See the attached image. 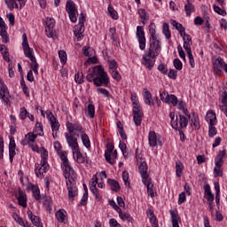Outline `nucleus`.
Returning <instances> with one entry per match:
<instances>
[{"label": "nucleus", "instance_id": "1", "mask_svg": "<svg viewBox=\"0 0 227 227\" xmlns=\"http://www.w3.org/2000/svg\"><path fill=\"white\" fill-rule=\"evenodd\" d=\"M54 148L59 153L63 162V166L65 168L64 176L67 180L66 184L68 191V200L69 201H74V198L77 196L78 191H79L77 189V186H75V180H77V174H75V171L70 166V163H68V158L67 157V154L65 153V152H61V144L56 143L54 145Z\"/></svg>", "mask_w": 227, "mask_h": 227}, {"label": "nucleus", "instance_id": "2", "mask_svg": "<svg viewBox=\"0 0 227 227\" xmlns=\"http://www.w3.org/2000/svg\"><path fill=\"white\" fill-rule=\"evenodd\" d=\"M86 79L89 82H94L95 86L109 85V75L102 66L94 67L92 72L87 74Z\"/></svg>", "mask_w": 227, "mask_h": 227}, {"label": "nucleus", "instance_id": "3", "mask_svg": "<svg viewBox=\"0 0 227 227\" xmlns=\"http://www.w3.org/2000/svg\"><path fill=\"white\" fill-rule=\"evenodd\" d=\"M22 47L25 57L28 58V59L31 61V70H33L35 75H38V62H36V57H35V51L33 49H31V47H29V43L27 42V35H26V33L22 35Z\"/></svg>", "mask_w": 227, "mask_h": 227}, {"label": "nucleus", "instance_id": "4", "mask_svg": "<svg viewBox=\"0 0 227 227\" xmlns=\"http://www.w3.org/2000/svg\"><path fill=\"white\" fill-rule=\"evenodd\" d=\"M41 114L42 116H45L51 125V131H52V137L54 139H56V137H58V132L59 131V121H58V119L56 118V116H54V114H52V112L47 110L46 112H44L43 110H41Z\"/></svg>", "mask_w": 227, "mask_h": 227}, {"label": "nucleus", "instance_id": "5", "mask_svg": "<svg viewBox=\"0 0 227 227\" xmlns=\"http://www.w3.org/2000/svg\"><path fill=\"white\" fill-rule=\"evenodd\" d=\"M157 56L159 55H156L155 53H153L147 50L142 56L141 64L148 70H152L155 65Z\"/></svg>", "mask_w": 227, "mask_h": 227}, {"label": "nucleus", "instance_id": "6", "mask_svg": "<svg viewBox=\"0 0 227 227\" xmlns=\"http://www.w3.org/2000/svg\"><path fill=\"white\" fill-rule=\"evenodd\" d=\"M153 54L159 56L162 51V43H160V37H150L149 38V49L147 50Z\"/></svg>", "mask_w": 227, "mask_h": 227}, {"label": "nucleus", "instance_id": "7", "mask_svg": "<svg viewBox=\"0 0 227 227\" xmlns=\"http://www.w3.org/2000/svg\"><path fill=\"white\" fill-rule=\"evenodd\" d=\"M160 98L161 102L168 104V106H173L174 107L178 106V98H176L175 94L168 93L166 90L160 91Z\"/></svg>", "mask_w": 227, "mask_h": 227}, {"label": "nucleus", "instance_id": "8", "mask_svg": "<svg viewBox=\"0 0 227 227\" xmlns=\"http://www.w3.org/2000/svg\"><path fill=\"white\" fill-rule=\"evenodd\" d=\"M66 11L68 13L69 19L73 24L77 22V17L79 12H77V8L75 7V4L72 0H67L66 4Z\"/></svg>", "mask_w": 227, "mask_h": 227}, {"label": "nucleus", "instance_id": "9", "mask_svg": "<svg viewBox=\"0 0 227 227\" xmlns=\"http://www.w3.org/2000/svg\"><path fill=\"white\" fill-rule=\"evenodd\" d=\"M136 38L140 51H145L146 49V36L145 35V28L143 27H137Z\"/></svg>", "mask_w": 227, "mask_h": 227}, {"label": "nucleus", "instance_id": "10", "mask_svg": "<svg viewBox=\"0 0 227 227\" xmlns=\"http://www.w3.org/2000/svg\"><path fill=\"white\" fill-rule=\"evenodd\" d=\"M66 127L68 130L67 133H65L67 143H75L77 141V136L74 135L75 134V124L67 122Z\"/></svg>", "mask_w": 227, "mask_h": 227}, {"label": "nucleus", "instance_id": "11", "mask_svg": "<svg viewBox=\"0 0 227 227\" xmlns=\"http://www.w3.org/2000/svg\"><path fill=\"white\" fill-rule=\"evenodd\" d=\"M213 68L216 72H225L227 74V64L222 58H213L212 59Z\"/></svg>", "mask_w": 227, "mask_h": 227}, {"label": "nucleus", "instance_id": "12", "mask_svg": "<svg viewBox=\"0 0 227 227\" xmlns=\"http://www.w3.org/2000/svg\"><path fill=\"white\" fill-rule=\"evenodd\" d=\"M0 100L4 104H10V92H8V87L4 84V82L0 78Z\"/></svg>", "mask_w": 227, "mask_h": 227}, {"label": "nucleus", "instance_id": "13", "mask_svg": "<svg viewBox=\"0 0 227 227\" xmlns=\"http://www.w3.org/2000/svg\"><path fill=\"white\" fill-rule=\"evenodd\" d=\"M69 146L73 150V155H76V162H78V164H83L84 156H82V153H81V151L79 150V144L69 143Z\"/></svg>", "mask_w": 227, "mask_h": 227}, {"label": "nucleus", "instance_id": "14", "mask_svg": "<svg viewBox=\"0 0 227 227\" xmlns=\"http://www.w3.org/2000/svg\"><path fill=\"white\" fill-rule=\"evenodd\" d=\"M45 24L46 36H48V38H52L54 36V32L52 29L54 28V26H56V20H54L53 18H46Z\"/></svg>", "mask_w": 227, "mask_h": 227}, {"label": "nucleus", "instance_id": "15", "mask_svg": "<svg viewBox=\"0 0 227 227\" xmlns=\"http://www.w3.org/2000/svg\"><path fill=\"white\" fill-rule=\"evenodd\" d=\"M6 29H7L6 23H4V20H3V18L0 17V36L4 43H8V41H9L8 32L6 31Z\"/></svg>", "mask_w": 227, "mask_h": 227}, {"label": "nucleus", "instance_id": "16", "mask_svg": "<svg viewBox=\"0 0 227 227\" xmlns=\"http://www.w3.org/2000/svg\"><path fill=\"white\" fill-rule=\"evenodd\" d=\"M205 121L207 125H217V114L214 110H208L206 114Z\"/></svg>", "mask_w": 227, "mask_h": 227}, {"label": "nucleus", "instance_id": "17", "mask_svg": "<svg viewBox=\"0 0 227 227\" xmlns=\"http://www.w3.org/2000/svg\"><path fill=\"white\" fill-rule=\"evenodd\" d=\"M138 171L142 176V182L150 179V175H148V165L145 161L141 162L138 166Z\"/></svg>", "mask_w": 227, "mask_h": 227}, {"label": "nucleus", "instance_id": "18", "mask_svg": "<svg viewBox=\"0 0 227 227\" xmlns=\"http://www.w3.org/2000/svg\"><path fill=\"white\" fill-rule=\"evenodd\" d=\"M189 117L191 121V127L194 129V130H198L200 129V117L195 113H192L191 114H188L186 115Z\"/></svg>", "mask_w": 227, "mask_h": 227}, {"label": "nucleus", "instance_id": "19", "mask_svg": "<svg viewBox=\"0 0 227 227\" xmlns=\"http://www.w3.org/2000/svg\"><path fill=\"white\" fill-rule=\"evenodd\" d=\"M183 37V47L186 51H192L191 47H192V38L190 35H186L185 32H184V35H181Z\"/></svg>", "mask_w": 227, "mask_h": 227}, {"label": "nucleus", "instance_id": "20", "mask_svg": "<svg viewBox=\"0 0 227 227\" xmlns=\"http://www.w3.org/2000/svg\"><path fill=\"white\" fill-rule=\"evenodd\" d=\"M133 120L137 127H139V125H141V121H143V111L141 110V108L133 109Z\"/></svg>", "mask_w": 227, "mask_h": 227}, {"label": "nucleus", "instance_id": "21", "mask_svg": "<svg viewBox=\"0 0 227 227\" xmlns=\"http://www.w3.org/2000/svg\"><path fill=\"white\" fill-rule=\"evenodd\" d=\"M114 152V145H113V143H108L106 145V150L105 152V157H106V162H109V164H114V160H113V159H111V153Z\"/></svg>", "mask_w": 227, "mask_h": 227}, {"label": "nucleus", "instance_id": "22", "mask_svg": "<svg viewBox=\"0 0 227 227\" xmlns=\"http://www.w3.org/2000/svg\"><path fill=\"white\" fill-rule=\"evenodd\" d=\"M149 143H162L164 138L160 134L156 133L155 131H150L148 135Z\"/></svg>", "mask_w": 227, "mask_h": 227}, {"label": "nucleus", "instance_id": "23", "mask_svg": "<svg viewBox=\"0 0 227 227\" xmlns=\"http://www.w3.org/2000/svg\"><path fill=\"white\" fill-rule=\"evenodd\" d=\"M35 171L36 176H42L43 173H47V171H49V164H47V162L43 163L41 161V166L37 165Z\"/></svg>", "mask_w": 227, "mask_h": 227}, {"label": "nucleus", "instance_id": "24", "mask_svg": "<svg viewBox=\"0 0 227 227\" xmlns=\"http://www.w3.org/2000/svg\"><path fill=\"white\" fill-rule=\"evenodd\" d=\"M143 98H144L145 104H146L147 106H153L154 105L153 98L152 96V93H150L147 89H144Z\"/></svg>", "mask_w": 227, "mask_h": 227}, {"label": "nucleus", "instance_id": "25", "mask_svg": "<svg viewBox=\"0 0 227 227\" xmlns=\"http://www.w3.org/2000/svg\"><path fill=\"white\" fill-rule=\"evenodd\" d=\"M29 219L31 220L32 222V224H34V226H36V227H43V224L42 223V222L40 221V217L33 215V212H31V210H28L27 212Z\"/></svg>", "mask_w": 227, "mask_h": 227}, {"label": "nucleus", "instance_id": "26", "mask_svg": "<svg viewBox=\"0 0 227 227\" xmlns=\"http://www.w3.org/2000/svg\"><path fill=\"white\" fill-rule=\"evenodd\" d=\"M184 12L186 17H191V15L196 12V7L192 4V0H187V4H184Z\"/></svg>", "mask_w": 227, "mask_h": 227}, {"label": "nucleus", "instance_id": "27", "mask_svg": "<svg viewBox=\"0 0 227 227\" xmlns=\"http://www.w3.org/2000/svg\"><path fill=\"white\" fill-rule=\"evenodd\" d=\"M171 221H172V227H180L179 223H181L180 215H178L177 212L174 210H170Z\"/></svg>", "mask_w": 227, "mask_h": 227}, {"label": "nucleus", "instance_id": "28", "mask_svg": "<svg viewBox=\"0 0 227 227\" xmlns=\"http://www.w3.org/2000/svg\"><path fill=\"white\" fill-rule=\"evenodd\" d=\"M225 156H226V149L220 151L215 159V166H223V164H224V160L223 159H224Z\"/></svg>", "mask_w": 227, "mask_h": 227}, {"label": "nucleus", "instance_id": "29", "mask_svg": "<svg viewBox=\"0 0 227 227\" xmlns=\"http://www.w3.org/2000/svg\"><path fill=\"white\" fill-rule=\"evenodd\" d=\"M19 197H18V201H19V205H20V207H27V198L26 197V194L24 193V192H22V190H19Z\"/></svg>", "mask_w": 227, "mask_h": 227}, {"label": "nucleus", "instance_id": "30", "mask_svg": "<svg viewBox=\"0 0 227 227\" xmlns=\"http://www.w3.org/2000/svg\"><path fill=\"white\" fill-rule=\"evenodd\" d=\"M82 33H84V25H76L74 27V36L78 42L82 40Z\"/></svg>", "mask_w": 227, "mask_h": 227}, {"label": "nucleus", "instance_id": "31", "mask_svg": "<svg viewBox=\"0 0 227 227\" xmlns=\"http://www.w3.org/2000/svg\"><path fill=\"white\" fill-rule=\"evenodd\" d=\"M143 183L147 187L148 194H150L151 198H153L155 196V192H153V184H152V178L145 179L143 181Z\"/></svg>", "mask_w": 227, "mask_h": 227}, {"label": "nucleus", "instance_id": "32", "mask_svg": "<svg viewBox=\"0 0 227 227\" xmlns=\"http://www.w3.org/2000/svg\"><path fill=\"white\" fill-rule=\"evenodd\" d=\"M205 195L204 198L207 200L208 203L214 202V195L212 194V191H210V184H206L204 186Z\"/></svg>", "mask_w": 227, "mask_h": 227}, {"label": "nucleus", "instance_id": "33", "mask_svg": "<svg viewBox=\"0 0 227 227\" xmlns=\"http://www.w3.org/2000/svg\"><path fill=\"white\" fill-rule=\"evenodd\" d=\"M170 23L178 31L180 35H184V33L185 32V27H184L181 23H178V21L175 20H171Z\"/></svg>", "mask_w": 227, "mask_h": 227}, {"label": "nucleus", "instance_id": "34", "mask_svg": "<svg viewBox=\"0 0 227 227\" xmlns=\"http://www.w3.org/2000/svg\"><path fill=\"white\" fill-rule=\"evenodd\" d=\"M179 111H182L185 116H189V110H187V105L184 100L177 99V105L176 106Z\"/></svg>", "mask_w": 227, "mask_h": 227}, {"label": "nucleus", "instance_id": "35", "mask_svg": "<svg viewBox=\"0 0 227 227\" xmlns=\"http://www.w3.org/2000/svg\"><path fill=\"white\" fill-rule=\"evenodd\" d=\"M147 217H149L153 227H159V223H157V217L153 215V211L152 209L147 211Z\"/></svg>", "mask_w": 227, "mask_h": 227}, {"label": "nucleus", "instance_id": "36", "mask_svg": "<svg viewBox=\"0 0 227 227\" xmlns=\"http://www.w3.org/2000/svg\"><path fill=\"white\" fill-rule=\"evenodd\" d=\"M0 52L3 54L4 61L10 63V53H8V49L4 44H0Z\"/></svg>", "mask_w": 227, "mask_h": 227}, {"label": "nucleus", "instance_id": "37", "mask_svg": "<svg viewBox=\"0 0 227 227\" xmlns=\"http://www.w3.org/2000/svg\"><path fill=\"white\" fill-rule=\"evenodd\" d=\"M148 30L150 38H155L159 36V35H157V27L155 26V23H150L148 26Z\"/></svg>", "mask_w": 227, "mask_h": 227}, {"label": "nucleus", "instance_id": "38", "mask_svg": "<svg viewBox=\"0 0 227 227\" xmlns=\"http://www.w3.org/2000/svg\"><path fill=\"white\" fill-rule=\"evenodd\" d=\"M107 183L110 185L112 191H114L115 192L120 191V183H118V181L114 179H108Z\"/></svg>", "mask_w": 227, "mask_h": 227}, {"label": "nucleus", "instance_id": "39", "mask_svg": "<svg viewBox=\"0 0 227 227\" xmlns=\"http://www.w3.org/2000/svg\"><path fill=\"white\" fill-rule=\"evenodd\" d=\"M130 100L133 104V109H141V106L139 105V98H137V94H131Z\"/></svg>", "mask_w": 227, "mask_h": 227}, {"label": "nucleus", "instance_id": "40", "mask_svg": "<svg viewBox=\"0 0 227 227\" xmlns=\"http://www.w3.org/2000/svg\"><path fill=\"white\" fill-rule=\"evenodd\" d=\"M162 35H164L167 40L171 38V31L169 30V25L168 23H163L162 25Z\"/></svg>", "mask_w": 227, "mask_h": 227}, {"label": "nucleus", "instance_id": "41", "mask_svg": "<svg viewBox=\"0 0 227 227\" xmlns=\"http://www.w3.org/2000/svg\"><path fill=\"white\" fill-rule=\"evenodd\" d=\"M87 116L89 118H95V106L91 104H86Z\"/></svg>", "mask_w": 227, "mask_h": 227}, {"label": "nucleus", "instance_id": "42", "mask_svg": "<svg viewBox=\"0 0 227 227\" xmlns=\"http://www.w3.org/2000/svg\"><path fill=\"white\" fill-rule=\"evenodd\" d=\"M215 191L216 192L215 203L216 205H219V203H221V197H220L221 188L219 187V182H215Z\"/></svg>", "mask_w": 227, "mask_h": 227}, {"label": "nucleus", "instance_id": "43", "mask_svg": "<svg viewBox=\"0 0 227 227\" xmlns=\"http://www.w3.org/2000/svg\"><path fill=\"white\" fill-rule=\"evenodd\" d=\"M74 82L76 84H82V82H84V74H82V71H78L74 74Z\"/></svg>", "mask_w": 227, "mask_h": 227}, {"label": "nucleus", "instance_id": "44", "mask_svg": "<svg viewBox=\"0 0 227 227\" xmlns=\"http://www.w3.org/2000/svg\"><path fill=\"white\" fill-rule=\"evenodd\" d=\"M4 3L9 10H15L19 8V4L15 0H4Z\"/></svg>", "mask_w": 227, "mask_h": 227}, {"label": "nucleus", "instance_id": "45", "mask_svg": "<svg viewBox=\"0 0 227 227\" xmlns=\"http://www.w3.org/2000/svg\"><path fill=\"white\" fill-rule=\"evenodd\" d=\"M59 58L60 59L61 65H67V51L63 50L59 51Z\"/></svg>", "mask_w": 227, "mask_h": 227}, {"label": "nucleus", "instance_id": "46", "mask_svg": "<svg viewBox=\"0 0 227 227\" xmlns=\"http://www.w3.org/2000/svg\"><path fill=\"white\" fill-rule=\"evenodd\" d=\"M97 65L98 64V58L96 56L89 57L88 59L84 63V67H90V65Z\"/></svg>", "mask_w": 227, "mask_h": 227}, {"label": "nucleus", "instance_id": "47", "mask_svg": "<svg viewBox=\"0 0 227 227\" xmlns=\"http://www.w3.org/2000/svg\"><path fill=\"white\" fill-rule=\"evenodd\" d=\"M82 54L85 55L87 58H90L93 56V54H95V51L90 46H83Z\"/></svg>", "mask_w": 227, "mask_h": 227}, {"label": "nucleus", "instance_id": "48", "mask_svg": "<svg viewBox=\"0 0 227 227\" xmlns=\"http://www.w3.org/2000/svg\"><path fill=\"white\" fill-rule=\"evenodd\" d=\"M107 10H108V15L112 19H114V20H118V12H116V10H114V8L111 5L108 6Z\"/></svg>", "mask_w": 227, "mask_h": 227}, {"label": "nucleus", "instance_id": "49", "mask_svg": "<svg viewBox=\"0 0 227 227\" xmlns=\"http://www.w3.org/2000/svg\"><path fill=\"white\" fill-rule=\"evenodd\" d=\"M9 157L11 162H13V157H15V143L9 144Z\"/></svg>", "mask_w": 227, "mask_h": 227}, {"label": "nucleus", "instance_id": "50", "mask_svg": "<svg viewBox=\"0 0 227 227\" xmlns=\"http://www.w3.org/2000/svg\"><path fill=\"white\" fill-rule=\"evenodd\" d=\"M119 217H121V219H122V221H128V223H134V218H132V216H130L129 215V213H123V212H120L119 213Z\"/></svg>", "mask_w": 227, "mask_h": 227}, {"label": "nucleus", "instance_id": "51", "mask_svg": "<svg viewBox=\"0 0 227 227\" xmlns=\"http://www.w3.org/2000/svg\"><path fill=\"white\" fill-rule=\"evenodd\" d=\"M216 124H209L208 125V137H214L217 135V129L215 128Z\"/></svg>", "mask_w": 227, "mask_h": 227}, {"label": "nucleus", "instance_id": "52", "mask_svg": "<svg viewBox=\"0 0 227 227\" xmlns=\"http://www.w3.org/2000/svg\"><path fill=\"white\" fill-rule=\"evenodd\" d=\"M138 15H139L141 20L143 21V24H145L146 22V20H148V13L146 12V11L145 9H139Z\"/></svg>", "mask_w": 227, "mask_h": 227}, {"label": "nucleus", "instance_id": "53", "mask_svg": "<svg viewBox=\"0 0 227 227\" xmlns=\"http://www.w3.org/2000/svg\"><path fill=\"white\" fill-rule=\"evenodd\" d=\"M186 54L188 56L190 67L194 68L196 67V62L194 61V57L192 56V50L186 51Z\"/></svg>", "mask_w": 227, "mask_h": 227}, {"label": "nucleus", "instance_id": "54", "mask_svg": "<svg viewBox=\"0 0 227 227\" xmlns=\"http://www.w3.org/2000/svg\"><path fill=\"white\" fill-rule=\"evenodd\" d=\"M184 171V165L180 161L176 162V176H182V173Z\"/></svg>", "mask_w": 227, "mask_h": 227}, {"label": "nucleus", "instance_id": "55", "mask_svg": "<svg viewBox=\"0 0 227 227\" xmlns=\"http://www.w3.org/2000/svg\"><path fill=\"white\" fill-rule=\"evenodd\" d=\"M213 10L215 13L218 15H221L222 17H226V11L217 5H213Z\"/></svg>", "mask_w": 227, "mask_h": 227}, {"label": "nucleus", "instance_id": "56", "mask_svg": "<svg viewBox=\"0 0 227 227\" xmlns=\"http://www.w3.org/2000/svg\"><path fill=\"white\" fill-rule=\"evenodd\" d=\"M20 86L22 88L24 95L29 98V88L27 87V85H26V82L24 81V79L20 81Z\"/></svg>", "mask_w": 227, "mask_h": 227}, {"label": "nucleus", "instance_id": "57", "mask_svg": "<svg viewBox=\"0 0 227 227\" xmlns=\"http://www.w3.org/2000/svg\"><path fill=\"white\" fill-rule=\"evenodd\" d=\"M179 123L182 129H185V127L189 125V120H187V118L184 115H179Z\"/></svg>", "mask_w": 227, "mask_h": 227}, {"label": "nucleus", "instance_id": "58", "mask_svg": "<svg viewBox=\"0 0 227 227\" xmlns=\"http://www.w3.org/2000/svg\"><path fill=\"white\" fill-rule=\"evenodd\" d=\"M39 134L36 133H28L27 135H26L25 139L26 141H27V143H35V139H36V136H38Z\"/></svg>", "mask_w": 227, "mask_h": 227}, {"label": "nucleus", "instance_id": "59", "mask_svg": "<svg viewBox=\"0 0 227 227\" xmlns=\"http://www.w3.org/2000/svg\"><path fill=\"white\" fill-rule=\"evenodd\" d=\"M214 176L217 178V176H223V166H215L214 168Z\"/></svg>", "mask_w": 227, "mask_h": 227}, {"label": "nucleus", "instance_id": "60", "mask_svg": "<svg viewBox=\"0 0 227 227\" xmlns=\"http://www.w3.org/2000/svg\"><path fill=\"white\" fill-rule=\"evenodd\" d=\"M40 152H42L41 162H43V164H45V162H47L49 153H47V150L45 149V147H41Z\"/></svg>", "mask_w": 227, "mask_h": 227}, {"label": "nucleus", "instance_id": "61", "mask_svg": "<svg viewBox=\"0 0 227 227\" xmlns=\"http://www.w3.org/2000/svg\"><path fill=\"white\" fill-rule=\"evenodd\" d=\"M173 65L176 70H182V68H184V64L182 63V60H180L179 59H175L173 61Z\"/></svg>", "mask_w": 227, "mask_h": 227}, {"label": "nucleus", "instance_id": "62", "mask_svg": "<svg viewBox=\"0 0 227 227\" xmlns=\"http://www.w3.org/2000/svg\"><path fill=\"white\" fill-rule=\"evenodd\" d=\"M158 70L159 72L163 74V75H168V66H166V64L164 63L160 64L158 66Z\"/></svg>", "mask_w": 227, "mask_h": 227}, {"label": "nucleus", "instance_id": "63", "mask_svg": "<svg viewBox=\"0 0 227 227\" xmlns=\"http://www.w3.org/2000/svg\"><path fill=\"white\" fill-rule=\"evenodd\" d=\"M28 114L29 113H27V110L26 109V107H21L20 109V119L26 120L27 118Z\"/></svg>", "mask_w": 227, "mask_h": 227}, {"label": "nucleus", "instance_id": "64", "mask_svg": "<svg viewBox=\"0 0 227 227\" xmlns=\"http://www.w3.org/2000/svg\"><path fill=\"white\" fill-rule=\"evenodd\" d=\"M32 191H33V194H34V197L35 198V200H40L41 199L40 189L37 186L33 185Z\"/></svg>", "mask_w": 227, "mask_h": 227}]
</instances>
